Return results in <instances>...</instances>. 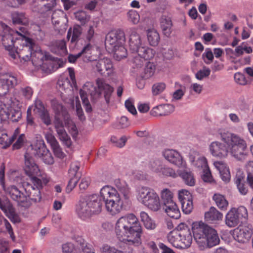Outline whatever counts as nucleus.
<instances>
[{"mask_svg": "<svg viewBox=\"0 0 253 253\" xmlns=\"http://www.w3.org/2000/svg\"><path fill=\"white\" fill-rule=\"evenodd\" d=\"M115 187L106 185L100 190L99 194H92L82 199L77 205L76 212L83 220L93 215L99 214L102 210L103 203L106 211L115 215L121 212L128 204L131 197L130 188L124 180L114 181Z\"/></svg>", "mask_w": 253, "mask_h": 253, "instance_id": "nucleus-1", "label": "nucleus"}, {"mask_svg": "<svg viewBox=\"0 0 253 253\" xmlns=\"http://www.w3.org/2000/svg\"><path fill=\"white\" fill-rule=\"evenodd\" d=\"M219 134L224 144L217 141L212 142L209 146L212 156L224 158L230 153L237 160L242 161L246 159L248 156L247 145L243 138L237 134L226 131H221Z\"/></svg>", "mask_w": 253, "mask_h": 253, "instance_id": "nucleus-2", "label": "nucleus"}, {"mask_svg": "<svg viewBox=\"0 0 253 253\" xmlns=\"http://www.w3.org/2000/svg\"><path fill=\"white\" fill-rule=\"evenodd\" d=\"M115 232L121 241L137 245L140 243L142 227L134 214H127L119 218L115 224Z\"/></svg>", "mask_w": 253, "mask_h": 253, "instance_id": "nucleus-3", "label": "nucleus"}, {"mask_svg": "<svg viewBox=\"0 0 253 253\" xmlns=\"http://www.w3.org/2000/svg\"><path fill=\"white\" fill-rule=\"evenodd\" d=\"M129 48L133 54V62L136 67H141L144 60L152 59L155 54L154 51L146 46L143 42L140 35L136 29L130 28L127 32Z\"/></svg>", "mask_w": 253, "mask_h": 253, "instance_id": "nucleus-4", "label": "nucleus"}, {"mask_svg": "<svg viewBox=\"0 0 253 253\" xmlns=\"http://www.w3.org/2000/svg\"><path fill=\"white\" fill-rule=\"evenodd\" d=\"M192 230L194 239L201 248H211L219 243L216 231L202 221L193 222Z\"/></svg>", "mask_w": 253, "mask_h": 253, "instance_id": "nucleus-5", "label": "nucleus"}, {"mask_svg": "<svg viewBox=\"0 0 253 253\" xmlns=\"http://www.w3.org/2000/svg\"><path fill=\"white\" fill-rule=\"evenodd\" d=\"M16 50H18V57L25 61H28L31 58L33 62H36L35 58H38V64L40 65L43 61V58H48L46 55H43L41 51L33 52L35 44L32 39L26 37H22V40H18L16 42Z\"/></svg>", "mask_w": 253, "mask_h": 253, "instance_id": "nucleus-6", "label": "nucleus"}, {"mask_svg": "<svg viewBox=\"0 0 253 253\" xmlns=\"http://www.w3.org/2000/svg\"><path fill=\"white\" fill-rule=\"evenodd\" d=\"M137 199L141 203L153 211L161 209V203L159 195L153 189L143 186L137 190Z\"/></svg>", "mask_w": 253, "mask_h": 253, "instance_id": "nucleus-7", "label": "nucleus"}, {"mask_svg": "<svg viewBox=\"0 0 253 253\" xmlns=\"http://www.w3.org/2000/svg\"><path fill=\"white\" fill-rule=\"evenodd\" d=\"M50 181V178L46 175H42L41 178L33 176L31 177L32 184H27L25 190L27 199L34 202H39L42 199L41 190Z\"/></svg>", "mask_w": 253, "mask_h": 253, "instance_id": "nucleus-8", "label": "nucleus"}, {"mask_svg": "<svg viewBox=\"0 0 253 253\" xmlns=\"http://www.w3.org/2000/svg\"><path fill=\"white\" fill-rule=\"evenodd\" d=\"M1 28L3 29V34H0L2 37V41L5 48L10 50L12 47H16V42L18 40H22L26 34V29L24 27L19 28L20 32L14 31L7 25L1 24Z\"/></svg>", "mask_w": 253, "mask_h": 253, "instance_id": "nucleus-9", "label": "nucleus"}, {"mask_svg": "<svg viewBox=\"0 0 253 253\" xmlns=\"http://www.w3.org/2000/svg\"><path fill=\"white\" fill-rule=\"evenodd\" d=\"M248 216L247 209L244 206L238 208H232L225 216V222L230 227H235L240 222L242 218L247 219Z\"/></svg>", "mask_w": 253, "mask_h": 253, "instance_id": "nucleus-10", "label": "nucleus"}, {"mask_svg": "<svg viewBox=\"0 0 253 253\" xmlns=\"http://www.w3.org/2000/svg\"><path fill=\"white\" fill-rule=\"evenodd\" d=\"M31 147L35 151L34 154L41 158L44 163L48 165L53 164V158L46 147L44 141L40 135L37 137L36 143L31 145Z\"/></svg>", "mask_w": 253, "mask_h": 253, "instance_id": "nucleus-11", "label": "nucleus"}, {"mask_svg": "<svg viewBox=\"0 0 253 253\" xmlns=\"http://www.w3.org/2000/svg\"><path fill=\"white\" fill-rule=\"evenodd\" d=\"M253 235V229L249 225L239 226L233 231L234 239L241 244L248 243Z\"/></svg>", "mask_w": 253, "mask_h": 253, "instance_id": "nucleus-12", "label": "nucleus"}, {"mask_svg": "<svg viewBox=\"0 0 253 253\" xmlns=\"http://www.w3.org/2000/svg\"><path fill=\"white\" fill-rule=\"evenodd\" d=\"M162 156L170 163L178 167H184L185 163L178 151L173 149H165L163 150Z\"/></svg>", "mask_w": 253, "mask_h": 253, "instance_id": "nucleus-13", "label": "nucleus"}, {"mask_svg": "<svg viewBox=\"0 0 253 253\" xmlns=\"http://www.w3.org/2000/svg\"><path fill=\"white\" fill-rule=\"evenodd\" d=\"M125 40V34L122 31H112L106 36L105 45L106 47L110 45V49L112 50L115 48H116L119 45L123 44Z\"/></svg>", "mask_w": 253, "mask_h": 253, "instance_id": "nucleus-14", "label": "nucleus"}, {"mask_svg": "<svg viewBox=\"0 0 253 253\" xmlns=\"http://www.w3.org/2000/svg\"><path fill=\"white\" fill-rule=\"evenodd\" d=\"M22 113L19 108H14L12 106L10 108H2L0 110V118L1 121L6 123L7 119L12 122H18L21 119Z\"/></svg>", "mask_w": 253, "mask_h": 253, "instance_id": "nucleus-15", "label": "nucleus"}, {"mask_svg": "<svg viewBox=\"0 0 253 253\" xmlns=\"http://www.w3.org/2000/svg\"><path fill=\"white\" fill-rule=\"evenodd\" d=\"M3 189L14 201H17L22 206H27V198L16 186H10L6 188L3 184Z\"/></svg>", "mask_w": 253, "mask_h": 253, "instance_id": "nucleus-16", "label": "nucleus"}, {"mask_svg": "<svg viewBox=\"0 0 253 253\" xmlns=\"http://www.w3.org/2000/svg\"><path fill=\"white\" fill-rule=\"evenodd\" d=\"M18 84L17 78L11 75L6 74L0 78V96L5 95L10 88Z\"/></svg>", "mask_w": 253, "mask_h": 253, "instance_id": "nucleus-17", "label": "nucleus"}, {"mask_svg": "<svg viewBox=\"0 0 253 253\" xmlns=\"http://www.w3.org/2000/svg\"><path fill=\"white\" fill-rule=\"evenodd\" d=\"M96 84L97 85V88L95 89L96 92L99 95L103 93L105 101L107 104H109L111 96L114 91V88L101 79H97Z\"/></svg>", "mask_w": 253, "mask_h": 253, "instance_id": "nucleus-18", "label": "nucleus"}, {"mask_svg": "<svg viewBox=\"0 0 253 253\" xmlns=\"http://www.w3.org/2000/svg\"><path fill=\"white\" fill-rule=\"evenodd\" d=\"M70 79L72 81L71 83L69 79L65 77H61L58 79L57 87L60 91L66 90L70 89L73 85H75L76 83L74 70L72 68L68 69Z\"/></svg>", "mask_w": 253, "mask_h": 253, "instance_id": "nucleus-19", "label": "nucleus"}, {"mask_svg": "<svg viewBox=\"0 0 253 253\" xmlns=\"http://www.w3.org/2000/svg\"><path fill=\"white\" fill-rule=\"evenodd\" d=\"M55 109L58 113L60 114L61 112L62 116L65 124L67 125L68 129L72 135L73 137H76L78 134V131L75 124L69 119V114L65 108L61 104H58V108Z\"/></svg>", "mask_w": 253, "mask_h": 253, "instance_id": "nucleus-20", "label": "nucleus"}, {"mask_svg": "<svg viewBox=\"0 0 253 253\" xmlns=\"http://www.w3.org/2000/svg\"><path fill=\"white\" fill-rule=\"evenodd\" d=\"M97 71L101 75L106 74L109 76L113 73V66L111 60L107 58L100 59L96 62Z\"/></svg>", "mask_w": 253, "mask_h": 253, "instance_id": "nucleus-21", "label": "nucleus"}, {"mask_svg": "<svg viewBox=\"0 0 253 253\" xmlns=\"http://www.w3.org/2000/svg\"><path fill=\"white\" fill-rule=\"evenodd\" d=\"M189 160L195 167L200 170H204L205 168H208V162L206 158L200 155L197 152L193 151L189 155Z\"/></svg>", "mask_w": 253, "mask_h": 253, "instance_id": "nucleus-22", "label": "nucleus"}, {"mask_svg": "<svg viewBox=\"0 0 253 253\" xmlns=\"http://www.w3.org/2000/svg\"><path fill=\"white\" fill-rule=\"evenodd\" d=\"M25 158L24 170L27 175L31 177L34 176V175H38L39 169L35 163L34 159L27 154L25 155Z\"/></svg>", "mask_w": 253, "mask_h": 253, "instance_id": "nucleus-23", "label": "nucleus"}, {"mask_svg": "<svg viewBox=\"0 0 253 253\" xmlns=\"http://www.w3.org/2000/svg\"><path fill=\"white\" fill-rule=\"evenodd\" d=\"M174 107L171 104H161L154 107L151 111V114L154 116H166L172 113Z\"/></svg>", "mask_w": 253, "mask_h": 253, "instance_id": "nucleus-24", "label": "nucleus"}, {"mask_svg": "<svg viewBox=\"0 0 253 253\" xmlns=\"http://www.w3.org/2000/svg\"><path fill=\"white\" fill-rule=\"evenodd\" d=\"M193 241V236L190 230L186 227L181 230V237H180L181 249L188 248L191 245Z\"/></svg>", "mask_w": 253, "mask_h": 253, "instance_id": "nucleus-25", "label": "nucleus"}, {"mask_svg": "<svg viewBox=\"0 0 253 253\" xmlns=\"http://www.w3.org/2000/svg\"><path fill=\"white\" fill-rule=\"evenodd\" d=\"M205 218L207 221L214 223L218 221L221 220L223 218V214L215 208L212 207L209 211L205 212Z\"/></svg>", "mask_w": 253, "mask_h": 253, "instance_id": "nucleus-26", "label": "nucleus"}, {"mask_svg": "<svg viewBox=\"0 0 253 253\" xmlns=\"http://www.w3.org/2000/svg\"><path fill=\"white\" fill-rule=\"evenodd\" d=\"M164 209L169 216L175 219L180 217V211L174 202L164 204Z\"/></svg>", "mask_w": 253, "mask_h": 253, "instance_id": "nucleus-27", "label": "nucleus"}, {"mask_svg": "<svg viewBox=\"0 0 253 253\" xmlns=\"http://www.w3.org/2000/svg\"><path fill=\"white\" fill-rule=\"evenodd\" d=\"M214 165L219 171L222 179L225 182L229 181L230 179V174L226 165L222 162H216L214 163Z\"/></svg>", "mask_w": 253, "mask_h": 253, "instance_id": "nucleus-28", "label": "nucleus"}, {"mask_svg": "<svg viewBox=\"0 0 253 253\" xmlns=\"http://www.w3.org/2000/svg\"><path fill=\"white\" fill-rule=\"evenodd\" d=\"M78 237L76 238V244L71 242H67L62 245V251L63 253H81V248L79 242H77L79 240Z\"/></svg>", "mask_w": 253, "mask_h": 253, "instance_id": "nucleus-29", "label": "nucleus"}, {"mask_svg": "<svg viewBox=\"0 0 253 253\" xmlns=\"http://www.w3.org/2000/svg\"><path fill=\"white\" fill-rule=\"evenodd\" d=\"M180 237H181V230H174L170 232L167 236L168 242L172 246L178 249H181Z\"/></svg>", "mask_w": 253, "mask_h": 253, "instance_id": "nucleus-30", "label": "nucleus"}, {"mask_svg": "<svg viewBox=\"0 0 253 253\" xmlns=\"http://www.w3.org/2000/svg\"><path fill=\"white\" fill-rule=\"evenodd\" d=\"M160 25L163 34L168 37H169L171 33L172 25L170 18L166 16H162L160 19Z\"/></svg>", "mask_w": 253, "mask_h": 253, "instance_id": "nucleus-31", "label": "nucleus"}, {"mask_svg": "<svg viewBox=\"0 0 253 253\" xmlns=\"http://www.w3.org/2000/svg\"><path fill=\"white\" fill-rule=\"evenodd\" d=\"M58 103L53 105V109L56 112L55 120L54 121V126L57 134H59L63 132L66 131L63 124V117L62 116L61 112H60V114L58 113L56 110L55 109L58 108Z\"/></svg>", "mask_w": 253, "mask_h": 253, "instance_id": "nucleus-32", "label": "nucleus"}, {"mask_svg": "<svg viewBox=\"0 0 253 253\" xmlns=\"http://www.w3.org/2000/svg\"><path fill=\"white\" fill-rule=\"evenodd\" d=\"M51 51L57 54L63 55L67 52L66 42L64 40L55 42L51 47Z\"/></svg>", "mask_w": 253, "mask_h": 253, "instance_id": "nucleus-33", "label": "nucleus"}, {"mask_svg": "<svg viewBox=\"0 0 253 253\" xmlns=\"http://www.w3.org/2000/svg\"><path fill=\"white\" fill-rule=\"evenodd\" d=\"M140 216L141 220L143 223L146 228L150 230H153L155 228L156 224L148 215L147 213L145 211H141Z\"/></svg>", "mask_w": 253, "mask_h": 253, "instance_id": "nucleus-34", "label": "nucleus"}, {"mask_svg": "<svg viewBox=\"0 0 253 253\" xmlns=\"http://www.w3.org/2000/svg\"><path fill=\"white\" fill-rule=\"evenodd\" d=\"M213 200L220 210L223 211L227 210L228 202L223 195L219 194H215L213 196Z\"/></svg>", "mask_w": 253, "mask_h": 253, "instance_id": "nucleus-35", "label": "nucleus"}, {"mask_svg": "<svg viewBox=\"0 0 253 253\" xmlns=\"http://www.w3.org/2000/svg\"><path fill=\"white\" fill-rule=\"evenodd\" d=\"M147 39L150 45H157L160 40V36L156 30L149 29L147 30Z\"/></svg>", "mask_w": 253, "mask_h": 253, "instance_id": "nucleus-36", "label": "nucleus"}, {"mask_svg": "<svg viewBox=\"0 0 253 253\" xmlns=\"http://www.w3.org/2000/svg\"><path fill=\"white\" fill-rule=\"evenodd\" d=\"M12 19L14 24L26 25L28 24V19L23 13L14 12L12 14Z\"/></svg>", "mask_w": 253, "mask_h": 253, "instance_id": "nucleus-37", "label": "nucleus"}, {"mask_svg": "<svg viewBox=\"0 0 253 253\" xmlns=\"http://www.w3.org/2000/svg\"><path fill=\"white\" fill-rule=\"evenodd\" d=\"M179 175L183 179L186 184L190 186H193L195 185V179L191 172L185 170L181 172Z\"/></svg>", "mask_w": 253, "mask_h": 253, "instance_id": "nucleus-38", "label": "nucleus"}, {"mask_svg": "<svg viewBox=\"0 0 253 253\" xmlns=\"http://www.w3.org/2000/svg\"><path fill=\"white\" fill-rule=\"evenodd\" d=\"M160 196L164 204L174 202L173 194L172 192L168 188H164L162 189L160 192Z\"/></svg>", "mask_w": 253, "mask_h": 253, "instance_id": "nucleus-39", "label": "nucleus"}, {"mask_svg": "<svg viewBox=\"0 0 253 253\" xmlns=\"http://www.w3.org/2000/svg\"><path fill=\"white\" fill-rule=\"evenodd\" d=\"M112 51L114 52V57L117 60H121L126 57L127 55V50L123 44L119 45L116 48H115Z\"/></svg>", "mask_w": 253, "mask_h": 253, "instance_id": "nucleus-40", "label": "nucleus"}, {"mask_svg": "<svg viewBox=\"0 0 253 253\" xmlns=\"http://www.w3.org/2000/svg\"><path fill=\"white\" fill-rule=\"evenodd\" d=\"M156 68L153 63L148 62L145 69L143 78L145 79H148L152 77L155 72Z\"/></svg>", "mask_w": 253, "mask_h": 253, "instance_id": "nucleus-41", "label": "nucleus"}, {"mask_svg": "<svg viewBox=\"0 0 253 253\" xmlns=\"http://www.w3.org/2000/svg\"><path fill=\"white\" fill-rule=\"evenodd\" d=\"M166 88V84L163 82L156 83L152 86V93L154 96L162 93Z\"/></svg>", "mask_w": 253, "mask_h": 253, "instance_id": "nucleus-42", "label": "nucleus"}, {"mask_svg": "<svg viewBox=\"0 0 253 253\" xmlns=\"http://www.w3.org/2000/svg\"><path fill=\"white\" fill-rule=\"evenodd\" d=\"M162 165L160 160H155L150 161L148 165V167L152 171L159 173L161 169Z\"/></svg>", "mask_w": 253, "mask_h": 253, "instance_id": "nucleus-43", "label": "nucleus"}, {"mask_svg": "<svg viewBox=\"0 0 253 253\" xmlns=\"http://www.w3.org/2000/svg\"><path fill=\"white\" fill-rule=\"evenodd\" d=\"M159 174H162L164 176H170L172 178H175L177 176L175 170L165 165H162L161 169L160 170Z\"/></svg>", "mask_w": 253, "mask_h": 253, "instance_id": "nucleus-44", "label": "nucleus"}, {"mask_svg": "<svg viewBox=\"0 0 253 253\" xmlns=\"http://www.w3.org/2000/svg\"><path fill=\"white\" fill-rule=\"evenodd\" d=\"M128 20L133 24H137L140 20L139 14L134 10H130L127 13Z\"/></svg>", "mask_w": 253, "mask_h": 253, "instance_id": "nucleus-45", "label": "nucleus"}, {"mask_svg": "<svg viewBox=\"0 0 253 253\" xmlns=\"http://www.w3.org/2000/svg\"><path fill=\"white\" fill-rule=\"evenodd\" d=\"M178 199L181 204L193 200L192 195L186 190H182L179 191L178 193Z\"/></svg>", "mask_w": 253, "mask_h": 253, "instance_id": "nucleus-46", "label": "nucleus"}, {"mask_svg": "<svg viewBox=\"0 0 253 253\" xmlns=\"http://www.w3.org/2000/svg\"><path fill=\"white\" fill-rule=\"evenodd\" d=\"M127 140L126 136H123L120 138L115 136H112L111 138V142L117 147L122 148L124 147Z\"/></svg>", "mask_w": 253, "mask_h": 253, "instance_id": "nucleus-47", "label": "nucleus"}, {"mask_svg": "<svg viewBox=\"0 0 253 253\" xmlns=\"http://www.w3.org/2000/svg\"><path fill=\"white\" fill-rule=\"evenodd\" d=\"M19 133L20 129L19 128H17L15 130L12 137H9L7 136V140L6 141H4L3 143L1 144L2 145H3L2 148H6L7 147H9L13 142L15 139H16V138H17V137H18L20 135Z\"/></svg>", "mask_w": 253, "mask_h": 253, "instance_id": "nucleus-48", "label": "nucleus"}, {"mask_svg": "<svg viewBox=\"0 0 253 253\" xmlns=\"http://www.w3.org/2000/svg\"><path fill=\"white\" fill-rule=\"evenodd\" d=\"M189 92L191 94H200L203 90V85L198 83H192L189 87Z\"/></svg>", "mask_w": 253, "mask_h": 253, "instance_id": "nucleus-49", "label": "nucleus"}, {"mask_svg": "<svg viewBox=\"0 0 253 253\" xmlns=\"http://www.w3.org/2000/svg\"><path fill=\"white\" fill-rule=\"evenodd\" d=\"M15 140H16V141L12 146L13 149H19L21 148L26 140L24 134L19 135Z\"/></svg>", "mask_w": 253, "mask_h": 253, "instance_id": "nucleus-50", "label": "nucleus"}, {"mask_svg": "<svg viewBox=\"0 0 253 253\" xmlns=\"http://www.w3.org/2000/svg\"><path fill=\"white\" fill-rule=\"evenodd\" d=\"M101 253H125L122 251L119 250L114 247L108 245H104L101 248Z\"/></svg>", "mask_w": 253, "mask_h": 253, "instance_id": "nucleus-51", "label": "nucleus"}, {"mask_svg": "<svg viewBox=\"0 0 253 253\" xmlns=\"http://www.w3.org/2000/svg\"><path fill=\"white\" fill-rule=\"evenodd\" d=\"M59 139L63 142V144L69 148L72 145V141L67 134L66 131L63 132L58 135Z\"/></svg>", "mask_w": 253, "mask_h": 253, "instance_id": "nucleus-52", "label": "nucleus"}, {"mask_svg": "<svg viewBox=\"0 0 253 253\" xmlns=\"http://www.w3.org/2000/svg\"><path fill=\"white\" fill-rule=\"evenodd\" d=\"M77 242H79L81 248V253H95L93 250L87 247L86 243L82 237H79Z\"/></svg>", "mask_w": 253, "mask_h": 253, "instance_id": "nucleus-53", "label": "nucleus"}, {"mask_svg": "<svg viewBox=\"0 0 253 253\" xmlns=\"http://www.w3.org/2000/svg\"><path fill=\"white\" fill-rule=\"evenodd\" d=\"M80 164L79 162H73L71 164L70 169H69V173L70 176H73V177H77L79 178L78 171L80 169Z\"/></svg>", "mask_w": 253, "mask_h": 253, "instance_id": "nucleus-54", "label": "nucleus"}, {"mask_svg": "<svg viewBox=\"0 0 253 253\" xmlns=\"http://www.w3.org/2000/svg\"><path fill=\"white\" fill-rule=\"evenodd\" d=\"M210 73L211 70L209 68L204 67L196 74V78L199 80H202L204 78L208 77Z\"/></svg>", "mask_w": 253, "mask_h": 253, "instance_id": "nucleus-55", "label": "nucleus"}, {"mask_svg": "<svg viewBox=\"0 0 253 253\" xmlns=\"http://www.w3.org/2000/svg\"><path fill=\"white\" fill-rule=\"evenodd\" d=\"M76 109L77 115L78 116L79 119L81 121H84L85 120V116L84 115L83 109L81 107L79 98H76Z\"/></svg>", "mask_w": 253, "mask_h": 253, "instance_id": "nucleus-56", "label": "nucleus"}, {"mask_svg": "<svg viewBox=\"0 0 253 253\" xmlns=\"http://www.w3.org/2000/svg\"><path fill=\"white\" fill-rule=\"evenodd\" d=\"M130 123L128 118L126 116H122L118 120L117 127L118 128H124L128 127Z\"/></svg>", "mask_w": 253, "mask_h": 253, "instance_id": "nucleus-57", "label": "nucleus"}, {"mask_svg": "<svg viewBox=\"0 0 253 253\" xmlns=\"http://www.w3.org/2000/svg\"><path fill=\"white\" fill-rule=\"evenodd\" d=\"M181 204L182 210L185 213L189 214L192 211L193 208V200Z\"/></svg>", "mask_w": 253, "mask_h": 253, "instance_id": "nucleus-58", "label": "nucleus"}, {"mask_svg": "<svg viewBox=\"0 0 253 253\" xmlns=\"http://www.w3.org/2000/svg\"><path fill=\"white\" fill-rule=\"evenodd\" d=\"M203 58L207 64L212 62L213 59V55L211 49L210 48L206 49L205 52L203 54Z\"/></svg>", "mask_w": 253, "mask_h": 253, "instance_id": "nucleus-59", "label": "nucleus"}, {"mask_svg": "<svg viewBox=\"0 0 253 253\" xmlns=\"http://www.w3.org/2000/svg\"><path fill=\"white\" fill-rule=\"evenodd\" d=\"M38 115L40 116L42 121L45 125L48 126L51 124V120L47 110L42 112Z\"/></svg>", "mask_w": 253, "mask_h": 253, "instance_id": "nucleus-60", "label": "nucleus"}, {"mask_svg": "<svg viewBox=\"0 0 253 253\" xmlns=\"http://www.w3.org/2000/svg\"><path fill=\"white\" fill-rule=\"evenodd\" d=\"M234 79L237 84L241 85H246L248 83L245 76L240 73H237L234 75Z\"/></svg>", "mask_w": 253, "mask_h": 253, "instance_id": "nucleus-61", "label": "nucleus"}, {"mask_svg": "<svg viewBox=\"0 0 253 253\" xmlns=\"http://www.w3.org/2000/svg\"><path fill=\"white\" fill-rule=\"evenodd\" d=\"M54 155L59 158H63L65 154L62 150L61 148L60 147L59 143H57L54 145L51 146Z\"/></svg>", "mask_w": 253, "mask_h": 253, "instance_id": "nucleus-62", "label": "nucleus"}, {"mask_svg": "<svg viewBox=\"0 0 253 253\" xmlns=\"http://www.w3.org/2000/svg\"><path fill=\"white\" fill-rule=\"evenodd\" d=\"M78 181V177H73L70 179L66 189L67 193H70L72 191L76 186Z\"/></svg>", "mask_w": 253, "mask_h": 253, "instance_id": "nucleus-63", "label": "nucleus"}, {"mask_svg": "<svg viewBox=\"0 0 253 253\" xmlns=\"http://www.w3.org/2000/svg\"><path fill=\"white\" fill-rule=\"evenodd\" d=\"M0 253H10L9 245L7 241L0 240Z\"/></svg>", "mask_w": 253, "mask_h": 253, "instance_id": "nucleus-64", "label": "nucleus"}]
</instances>
